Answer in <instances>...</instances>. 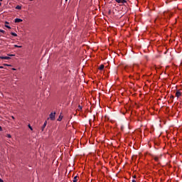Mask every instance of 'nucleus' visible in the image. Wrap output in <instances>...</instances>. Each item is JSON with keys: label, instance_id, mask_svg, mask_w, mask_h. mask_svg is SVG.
I'll return each instance as SVG.
<instances>
[{"label": "nucleus", "instance_id": "nucleus-1", "mask_svg": "<svg viewBox=\"0 0 182 182\" xmlns=\"http://www.w3.org/2000/svg\"><path fill=\"white\" fill-rule=\"evenodd\" d=\"M50 118L52 121L55 119V112H51L50 114Z\"/></svg>", "mask_w": 182, "mask_h": 182}, {"label": "nucleus", "instance_id": "nucleus-2", "mask_svg": "<svg viewBox=\"0 0 182 182\" xmlns=\"http://www.w3.org/2000/svg\"><path fill=\"white\" fill-rule=\"evenodd\" d=\"M115 1L118 4H127V1L126 0H115Z\"/></svg>", "mask_w": 182, "mask_h": 182}, {"label": "nucleus", "instance_id": "nucleus-3", "mask_svg": "<svg viewBox=\"0 0 182 182\" xmlns=\"http://www.w3.org/2000/svg\"><path fill=\"white\" fill-rule=\"evenodd\" d=\"M0 59L1 60H10L11 58L9 56H0Z\"/></svg>", "mask_w": 182, "mask_h": 182}, {"label": "nucleus", "instance_id": "nucleus-4", "mask_svg": "<svg viewBox=\"0 0 182 182\" xmlns=\"http://www.w3.org/2000/svg\"><path fill=\"white\" fill-rule=\"evenodd\" d=\"M182 95V92L180 91H176V93L175 94V96H176V97H180Z\"/></svg>", "mask_w": 182, "mask_h": 182}, {"label": "nucleus", "instance_id": "nucleus-5", "mask_svg": "<svg viewBox=\"0 0 182 182\" xmlns=\"http://www.w3.org/2000/svg\"><path fill=\"white\" fill-rule=\"evenodd\" d=\"M22 21H23L22 19L18 18H15V21H14L15 23H21Z\"/></svg>", "mask_w": 182, "mask_h": 182}, {"label": "nucleus", "instance_id": "nucleus-6", "mask_svg": "<svg viewBox=\"0 0 182 182\" xmlns=\"http://www.w3.org/2000/svg\"><path fill=\"white\" fill-rule=\"evenodd\" d=\"M46 124H47V121H45V122H44V124H43V127H42V128H41L42 132L44 131V129H45L46 127Z\"/></svg>", "mask_w": 182, "mask_h": 182}, {"label": "nucleus", "instance_id": "nucleus-7", "mask_svg": "<svg viewBox=\"0 0 182 182\" xmlns=\"http://www.w3.org/2000/svg\"><path fill=\"white\" fill-rule=\"evenodd\" d=\"M104 68H105V65L103 64L100 65V67H99V69L100 70H102Z\"/></svg>", "mask_w": 182, "mask_h": 182}, {"label": "nucleus", "instance_id": "nucleus-8", "mask_svg": "<svg viewBox=\"0 0 182 182\" xmlns=\"http://www.w3.org/2000/svg\"><path fill=\"white\" fill-rule=\"evenodd\" d=\"M16 9H17V10H21V6H19V5H17V6H16Z\"/></svg>", "mask_w": 182, "mask_h": 182}, {"label": "nucleus", "instance_id": "nucleus-9", "mask_svg": "<svg viewBox=\"0 0 182 182\" xmlns=\"http://www.w3.org/2000/svg\"><path fill=\"white\" fill-rule=\"evenodd\" d=\"M15 48H21L22 46L14 45Z\"/></svg>", "mask_w": 182, "mask_h": 182}, {"label": "nucleus", "instance_id": "nucleus-10", "mask_svg": "<svg viewBox=\"0 0 182 182\" xmlns=\"http://www.w3.org/2000/svg\"><path fill=\"white\" fill-rule=\"evenodd\" d=\"M0 32L3 34H6V31L0 28Z\"/></svg>", "mask_w": 182, "mask_h": 182}, {"label": "nucleus", "instance_id": "nucleus-11", "mask_svg": "<svg viewBox=\"0 0 182 182\" xmlns=\"http://www.w3.org/2000/svg\"><path fill=\"white\" fill-rule=\"evenodd\" d=\"M11 34L13 36H15V37L17 36V34H16V33L11 32Z\"/></svg>", "mask_w": 182, "mask_h": 182}, {"label": "nucleus", "instance_id": "nucleus-12", "mask_svg": "<svg viewBox=\"0 0 182 182\" xmlns=\"http://www.w3.org/2000/svg\"><path fill=\"white\" fill-rule=\"evenodd\" d=\"M63 119V117H61L60 115L59 116V118L58 119V121L60 122Z\"/></svg>", "mask_w": 182, "mask_h": 182}, {"label": "nucleus", "instance_id": "nucleus-13", "mask_svg": "<svg viewBox=\"0 0 182 182\" xmlns=\"http://www.w3.org/2000/svg\"><path fill=\"white\" fill-rule=\"evenodd\" d=\"M77 176H75V177L73 178V182H77Z\"/></svg>", "mask_w": 182, "mask_h": 182}, {"label": "nucleus", "instance_id": "nucleus-14", "mask_svg": "<svg viewBox=\"0 0 182 182\" xmlns=\"http://www.w3.org/2000/svg\"><path fill=\"white\" fill-rule=\"evenodd\" d=\"M154 160H155V161H159V158H158V156H155V157H154Z\"/></svg>", "mask_w": 182, "mask_h": 182}, {"label": "nucleus", "instance_id": "nucleus-15", "mask_svg": "<svg viewBox=\"0 0 182 182\" xmlns=\"http://www.w3.org/2000/svg\"><path fill=\"white\" fill-rule=\"evenodd\" d=\"M6 136L9 139L11 138V135H10V134H7Z\"/></svg>", "mask_w": 182, "mask_h": 182}, {"label": "nucleus", "instance_id": "nucleus-16", "mask_svg": "<svg viewBox=\"0 0 182 182\" xmlns=\"http://www.w3.org/2000/svg\"><path fill=\"white\" fill-rule=\"evenodd\" d=\"M6 28H9V29H11V27L8 25H5Z\"/></svg>", "mask_w": 182, "mask_h": 182}, {"label": "nucleus", "instance_id": "nucleus-17", "mask_svg": "<svg viewBox=\"0 0 182 182\" xmlns=\"http://www.w3.org/2000/svg\"><path fill=\"white\" fill-rule=\"evenodd\" d=\"M28 127H29V129H30L31 131H33V128H32V127H31L30 124H28Z\"/></svg>", "mask_w": 182, "mask_h": 182}, {"label": "nucleus", "instance_id": "nucleus-18", "mask_svg": "<svg viewBox=\"0 0 182 182\" xmlns=\"http://www.w3.org/2000/svg\"><path fill=\"white\" fill-rule=\"evenodd\" d=\"M79 109H80V110H82V107L81 105H79Z\"/></svg>", "mask_w": 182, "mask_h": 182}, {"label": "nucleus", "instance_id": "nucleus-19", "mask_svg": "<svg viewBox=\"0 0 182 182\" xmlns=\"http://www.w3.org/2000/svg\"><path fill=\"white\" fill-rule=\"evenodd\" d=\"M174 99V96L173 95H171V100H173Z\"/></svg>", "mask_w": 182, "mask_h": 182}, {"label": "nucleus", "instance_id": "nucleus-20", "mask_svg": "<svg viewBox=\"0 0 182 182\" xmlns=\"http://www.w3.org/2000/svg\"><path fill=\"white\" fill-rule=\"evenodd\" d=\"M9 56H14V54H10V55H9Z\"/></svg>", "mask_w": 182, "mask_h": 182}, {"label": "nucleus", "instance_id": "nucleus-21", "mask_svg": "<svg viewBox=\"0 0 182 182\" xmlns=\"http://www.w3.org/2000/svg\"><path fill=\"white\" fill-rule=\"evenodd\" d=\"M164 14L165 16H166V15L168 14V13H164Z\"/></svg>", "mask_w": 182, "mask_h": 182}, {"label": "nucleus", "instance_id": "nucleus-22", "mask_svg": "<svg viewBox=\"0 0 182 182\" xmlns=\"http://www.w3.org/2000/svg\"><path fill=\"white\" fill-rule=\"evenodd\" d=\"M11 118H12L13 119H15V117H14V116H11Z\"/></svg>", "mask_w": 182, "mask_h": 182}, {"label": "nucleus", "instance_id": "nucleus-23", "mask_svg": "<svg viewBox=\"0 0 182 182\" xmlns=\"http://www.w3.org/2000/svg\"><path fill=\"white\" fill-rule=\"evenodd\" d=\"M4 68V67L3 66H0V69H3Z\"/></svg>", "mask_w": 182, "mask_h": 182}, {"label": "nucleus", "instance_id": "nucleus-24", "mask_svg": "<svg viewBox=\"0 0 182 182\" xmlns=\"http://www.w3.org/2000/svg\"><path fill=\"white\" fill-rule=\"evenodd\" d=\"M2 131V128H1V127H0V132H1Z\"/></svg>", "mask_w": 182, "mask_h": 182}, {"label": "nucleus", "instance_id": "nucleus-25", "mask_svg": "<svg viewBox=\"0 0 182 182\" xmlns=\"http://www.w3.org/2000/svg\"><path fill=\"white\" fill-rule=\"evenodd\" d=\"M123 129H124V127H121V129L123 130Z\"/></svg>", "mask_w": 182, "mask_h": 182}, {"label": "nucleus", "instance_id": "nucleus-26", "mask_svg": "<svg viewBox=\"0 0 182 182\" xmlns=\"http://www.w3.org/2000/svg\"><path fill=\"white\" fill-rule=\"evenodd\" d=\"M0 182H4V181H3V180H1V179L0 178Z\"/></svg>", "mask_w": 182, "mask_h": 182}, {"label": "nucleus", "instance_id": "nucleus-27", "mask_svg": "<svg viewBox=\"0 0 182 182\" xmlns=\"http://www.w3.org/2000/svg\"><path fill=\"white\" fill-rule=\"evenodd\" d=\"M6 24H9V23L7 21L5 22Z\"/></svg>", "mask_w": 182, "mask_h": 182}, {"label": "nucleus", "instance_id": "nucleus-28", "mask_svg": "<svg viewBox=\"0 0 182 182\" xmlns=\"http://www.w3.org/2000/svg\"><path fill=\"white\" fill-rule=\"evenodd\" d=\"M132 182H136V181H135V180H133Z\"/></svg>", "mask_w": 182, "mask_h": 182}, {"label": "nucleus", "instance_id": "nucleus-29", "mask_svg": "<svg viewBox=\"0 0 182 182\" xmlns=\"http://www.w3.org/2000/svg\"><path fill=\"white\" fill-rule=\"evenodd\" d=\"M33 0H30V1H33Z\"/></svg>", "mask_w": 182, "mask_h": 182}, {"label": "nucleus", "instance_id": "nucleus-30", "mask_svg": "<svg viewBox=\"0 0 182 182\" xmlns=\"http://www.w3.org/2000/svg\"><path fill=\"white\" fill-rule=\"evenodd\" d=\"M0 1H3V0H0Z\"/></svg>", "mask_w": 182, "mask_h": 182}, {"label": "nucleus", "instance_id": "nucleus-31", "mask_svg": "<svg viewBox=\"0 0 182 182\" xmlns=\"http://www.w3.org/2000/svg\"><path fill=\"white\" fill-rule=\"evenodd\" d=\"M1 3H0V6H1Z\"/></svg>", "mask_w": 182, "mask_h": 182}]
</instances>
